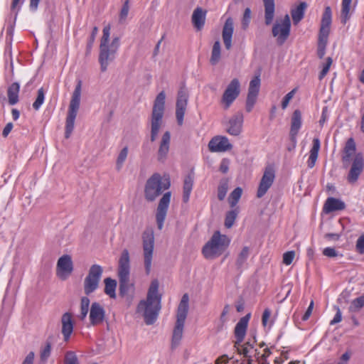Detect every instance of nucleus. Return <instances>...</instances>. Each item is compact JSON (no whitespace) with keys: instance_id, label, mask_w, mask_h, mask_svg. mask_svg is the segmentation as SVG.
Masks as SVG:
<instances>
[{"instance_id":"nucleus-1","label":"nucleus","mask_w":364,"mask_h":364,"mask_svg":"<svg viewBox=\"0 0 364 364\" xmlns=\"http://www.w3.org/2000/svg\"><path fill=\"white\" fill-rule=\"evenodd\" d=\"M341 161L344 168L350 166L347 175L349 183H355L364 169V157L361 152L356 153V144L353 138L346 141L342 151Z\"/></svg>"},{"instance_id":"nucleus-2","label":"nucleus","mask_w":364,"mask_h":364,"mask_svg":"<svg viewBox=\"0 0 364 364\" xmlns=\"http://www.w3.org/2000/svg\"><path fill=\"white\" fill-rule=\"evenodd\" d=\"M159 287V281L152 280L148 289L146 299L140 301L137 306V311L143 313L144 322L147 325H151L156 321L161 309L162 296L158 293Z\"/></svg>"},{"instance_id":"nucleus-3","label":"nucleus","mask_w":364,"mask_h":364,"mask_svg":"<svg viewBox=\"0 0 364 364\" xmlns=\"http://www.w3.org/2000/svg\"><path fill=\"white\" fill-rule=\"evenodd\" d=\"M111 26L109 24L103 28V34L100 40V53L98 61L100 65V70L105 73L107 70L109 64L114 60L117 52L119 48V38H113L111 43H109Z\"/></svg>"},{"instance_id":"nucleus-4","label":"nucleus","mask_w":364,"mask_h":364,"mask_svg":"<svg viewBox=\"0 0 364 364\" xmlns=\"http://www.w3.org/2000/svg\"><path fill=\"white\" fill-rule=\"evenodd\" d=\"M230 240L220 231H215L210 240L203 246L202 252L208 259H213L220 256L228 247Z\"/></svg>"},{"instance_id":"nucleus-5","label":"nucleus","mask_w":364,"mask_h":364,"mask_svg":"<svg viewBox=\"0 0 364 364\" xmlns=\"http://www.w3.org/2000/svg\"><path fill=\"white\" fill-rule=\"evenodd\" d=\"M171 186L170 178L159 173L153 174L146 181L144 188V197L147 201L152 202L160 196L163 191L168 189Z\"/></svg>"},{"instance_id":"nucleus-6","label":"nucleus","mask_w":364,"mask_h":364,"mask_svg":"<svg viewBox=\"0 0 364 364\" xmlns=\"http://www.w3.org/2000/svg\"><path fill=\"white\" fill-rule=\"evenodd\" d=\"M165 99V92L161 91L158 94L154 101L151 117L150 140L151 142L156 141L162 124V119L164 112Z\"/></svg>"},{"instance_id":"nucleus-7","label":"nucleus","mask_w":364,"mask_h":364,"mask_svg":"<svg viewBox=\"0 0 364 364\" xmlns=\"http://www.w3.org/2000/svg\"><path fill=\"white\" fill-rule=\"evenodd\" d=\"M189 297L184 294L178 304L176 314V322L173 331L172 347L177 346L183 336V326L188 311Z\"/></svg>"},{"instance_id":"nucleus-8","label":"nucleus","mask_w":364,"mask_h":364,"mask_svg":"<svg viewBox=\"0 0 364 364\" xmlns=\"http://www.w3.org/2000/svg\"><path fill=\"white\" fill-rule=\"evenodd\" d=\"M332 22V12L330 6H326L323 14L318 34L317 55L321 59L326 53V48Z\"/></svg>"},{"instance_id":"nucleus-9","label":"nucleus","mask_w":364,"mask_h":364,"mask_svg":"<svg viewBox=\"0 0 364 364\" xmlns=\"http://www.w3.org/2000/svg\"><path fill=\"white\" fill-rule=\"evenodd\" d=\"M82 82L80 80L75 86L70 102L65 122V137L68 139L74 129L75 120L80 107Z\"/></svg>"},{"instance_id":"nucleus-10","label":"nucleus","mask_w":364,"mask_h":364,"mask_svg":"<svg viewBox=\"0 0 364 364\" xmlns=\"http://www.w3.org/2000/svg\"><path fill=\"white\" fill-rule=\"evenodd\" d=\"M144 267L146 273L150 272L154 248V234L151 228H146L141 235Z\"/></svg>"},{"instance_id":"nucleus-11","label":"nucleus","mask_w":364,"mask_h":364,"mask_svg":"<svg viewBox=\"0 0 364 364\" xmlns=\"http://www.w3.org/2000/svg\"><path fill=\"white\" fill-rule=\"evenodd\" d=\"M291 21L288 14H286L284 18L279 22L278 21L273 25L272 36L277 37V42L282 46L287 41L290 34Z\"/></svg>"},{"instance_id":"nucleus-12","label":"nucleus","mask_w":364,"mask_h":364,"mask_svg":"<svg viewBox=\"0 0 364 364\" xmlns=\"http://www.w3.org/2000/svg\"><path fill=\"white\" fill-rule=\"evenodd\" d=\"M240 93V84L237 78L232 79L225 90L222 98L221 104L224 109H228L237 98Z\"/></svg>"},{"instance_id":"nucleus-13","label":"nucleus","mask_w":364,"mask_h":364,"mask_svg":"<svg viewBox=\"0 0 364 364\" xmlns=\"http://www.w3.org/2000/svg\"><path fill=\"white\" fill-rule=\"evenodd\" d=\"M275 179V170L271 165L266 166L263 176L260 180L257 192V197L260 198L263 197L272 186Z\"/></svg>"},{"instance_id":"nucleus-14","label":"nucleus","mask_w":364,"mask_h":364,"mask_svg":"<svg viewBox=\"0 0 364 364\" xmlns=\"http://www.w3.org/2000/svg\"><path fill=\"white\" fill-rule=\"evenodd\" d=\"M171 193H165L160 199L156 213V221L159 230H162L171 201Z\"/></svg>"},{"instance_id":"nucleus-15","label":"nucleus","mask_w":364,"mask_h":364,"mask_svg":"<svg viewBox=\"0 0 364 364\" xmlns=\"http://www.w3.org/2000/svg\"><path fill=\"white\" fill-rule=\"evenodd\" d=\"M260 87L259 75L255 76L250 82L246 100V111L250 112L256 102Z\"/></svg>"},{"instance_id":"nucleus-16","label":"nucleus","mask_w":364,"mask_h":364,"mask_svg":"<svg viewBox=\"0 0 364 364\" xmlns=\"http://www.w3.org/2000/svg\"><path fill=\"white\" fill-rule=\"evenodd\" d=\"M188 95L183 87H181L178 92L176 105V117L178 125L183 123V117L188 104Z\"/></svg>"},{"instance_id":"nucleus-17","label":"nucleus","mask_w":364,"mask_h":364,"mask_svg":"<svg viewBox=\"0 0 364 364\" xmlns=\"http://www.w3.org/2000/svg\"><path fill=\"white\" fill-rule=\"evenodd\" d=\"M250 318V314H248L242 317L237 323L234 329V334L236 338V341L234 343V347H237L242 343L246 335Z\"/></svg>"},{"instance_id":"nucleus-18","label":"nucleus","mask_w":364,"mask_h":364,"mask_svg":"<svg viewBox=\"0 0 364 364\" xmlns=\"http://www.w3.org/2000/svg\"><path fill=\"white\" fill-rule=\"evenodd\" d=\"M232 147L228 139L221 136L213 137L208 144L209 150L212 152H223L231 149Z\"/></svg>"},{"instance_id":"nucleus-19","label":"nucleus","mask_w":364,"mask_h":364,"mask_svg":"<svg viewBox=\"0 0 364 364\" xmlns=\"http://www.w3.org/2000/svg\"><path fill=\"white\" fill-rule=\"evenodd\" d=\"M171 134L168 131L165 132L161 139L157 151V160L164 163L168 158L170 149Z\"/></svg>"},{"instance_id":"nucleus-20","label":"nucleus","mask_w":364,"mask_h":364,"mask_svg":"<svg viewBox=\"0 0 364 364\" xmlns=\"http://www.w3.org/2000/svg\"><path fill=\"white\" fill-rule=\"evenodd\" d=\"M129 274H119V294L121 297H132L134 292V285L129 280Z\"/></svg>"},{"instance_id":"nucleus-21","label":"nucleus","mask_w":364,"mask_h":364,"mask_svg":"<svg viewBox=\"0 0 364 364\" xmlns=\"http://www.w3.org/2000/svg\"><path fill=\"white\" fill-rule=\"evenodd\" d=\"M243 114L242 112H237L234 114L228 122L227 132L232 136H238L242 130Z\"/></svg>"},{"instance_id":"nucleus-22","label":"nucleus","mask_w":364,"mask_h":364,"mask_svg":"<svg viewBox=\"0 0 364 364\" xmlns=\"http://www.w3.org/2000/svg\"><path fill=\"white\" fill-rule=\"evenodd\" d=\"M234 31V23L232 18L229 17L226 19L222 32V37L225 47L227 50H230L232 47V38Z\"/></svg>"},{"instance_id":"nucleus-23","label":"nucleus","mask_w":364,"mask_h":364,"mask_svg":"<svg viewBox=\"0 0 364 364\" xmlns=\"http://www.w3.org/2000/svg\"><path fill=\"white\" fill-rule=\"evenodd\" d=\"M105 311L104 308L97 302H93L90 311V323L93 326L102 323L105 318Z\"/></svg>"},{"instance_id":"nucleus-24","label":"nucleus","mask_w":364,"mask_h":364,"mask_svg":"<svg viewBox=\"0 0 364 364\" xmlns=\"http://www.w3.org/2000/svg\"><path fill=\"white\" fill-rule=\"evenodd\" d=\"M301 127V112L299 109L294 111L291 119L290 138L296 143V138Z\"/></svg>"},{"instance_id":"nucleus-25","label":"nucleus","mask_w":364,"mask_h":364,"mask_svg":"<svg viewBox=\"0 0 364 364\" xmlns=\"http://www.w3.org/2000/svg\"><path fill=\"white\" fill-rule=\"evenodd\" d=\"M62 333L65 341H68L73 331V323L71 314L65 313L61 318Z\"/></svg>"},{"instance_id":"nucleus-26","label":"nucleus","mask_w":364,"mask_h":364,"mask_svg":"<svg viewBox=\"0 0 364 364\" xmlns=\"http://www.w3.org/2000/svg\"><path fill=\"white\" fill-rule=\"evenodd\" d=\"M101 274H87L84 281V291L86 295L94 292L99 286Z\"/></svg>"},{"instance_id":"nucleus-27","label":"nucleus","mask_w":364,"mask_h":364,"mask_svg":"<svg viewBox=\"0 0 364 364\" xmlns=\"http://www.w3.org/2000/svg\"><path fill=\"white\" fill-rule=\"evenodd\" d=\"M206 11L200 7H197L193 13L191 21L197 31H200L205 24Z\"/></svg>"},{"instance_id":"nucleus-28","label":"nucleus","mask_w":364,"mask_h":364,"mask_svg":"<svg viewBox=\"0 0 364 364\" xmlns=\"http://www.w3.org/2000/svg\"><path fill=\"white\" fill-rule=\"evenodd\" d=\"M345 203L335 198H328L323 205V211L329 213L336 210H342L345 208Z\"/></svg>"},{"instance_id":"nucleus-29","label":"nucleus","mask_w":364,"mask_h":364,"mask_svg":"<svg viewBox=\"0 0 364 364\" xmlns=\"http://www.w3.org/2000/svg\"><path fill=\"white\" fill-rule=\"evenodd\" d=\"M264 7V23L269 26L272 23L275 13L274 0H263Z\"/></svg>"},{"instance_id":"nucleus-30","label":"nucleus","mask_w":364,"mask_h":364,"mask_svg":"<svg viewBox=\"0 0 364 364\" xmlns=\"http://www.w3.org/2000/svg\"><path fill=\"white\" fill-rule=\"evenodd\" d=\"M130 257L128 250L124 249L118 261V273H129Z\"/></svg>"},{"instance_id":"nucleus-31","label":"nucleus","mask_w":364,"mask_h":364,"mask_svg":"<svg viewBox=\"0 0 364 364\" xmlns=\"http://www.w3.org/2000/svg\"><path fill=\"white\" fill-rule=\"evenodd\" d=\"M193 181L194 176L193 173H189L184 178L183 186V201L184 203H187L189 200L193 186Z\"/></svg>"},{"instance_id":"nucleus-32","label":"nucleus","mask_w":364,"mask_h":364,"mask_svg":"<svg viewBox=\"0 0 364 364\" xmlns=\"http://www.w3.org/2000/svg\"><path fill=\"white\" fill-rule=\"evenodd\" d=\"M321 143L318 138L313 139V146L310 150L309 157L307 161L308 167L312 168L316 164L320 149Z\"/></svg>"},{"instance_id":"nucleus-33","label":"nucleus","mask_w":364,"mask_h":364,"mask_svg":"<svg viewBox=\"0 0 364 364\" xmlns=\"http://www.w3.org/2000/svg\"><path fill=\"white\" fill-rule=\"evenodd\" d=\"M57 268L59 271L64 273H71L73 270L71 257L65 255L60 257L57 263Z\"/></svg>"},{"instance_id":"nucleus-34","label":"nucleus","mask_w":364,"mask_h":364,"mask_svg":"<svg viewBox=\"0 0 364 364\" xmlns=\"http://www.w3.org/2000/svg\"><path fill=\"white\" fill-rule=\"evenodd\" d=\"M20 85L18 82H13L7 89L8 102L10 105H14L18 102V93Z\"/></svg>"},{"instance_id":"nucleus-35","label":"nucleus","mask_w":364,"mask_h":364,"mask_svg":"<svg viewBox=\"0 0 364 364\" xmlns=\"http://www.w3.org/2000/svg\"><path fill=\"white\" fill-rule=\"evenodd\" d=\"M306 7L307 4L306 2H301L296 8L291 10V14L294 24H297L302 20Z\"/></svg>"},{"instance_id":"nucleus-36","label":"nucleus","mask_w":364,"mask_h":364,"mask_svg":"<svg viewBox=\"0 0 364 364\" xmlns=\"http://www.w3.org/2000/svg\"><path fill=\"white\" fill-rule=\"evenodd\" d=\"M105 293L112 299H116L117 281L107 277L105 279Z\"/></svg>"},{"instance_id":"nucleus-37","label":"nucleus","mask_w":364,"mask_h":364,"mask_svg":"<svg viewBox=\"0 0 364 364\" xmlns=\"http://www.w3.org/2000/svg\"><path fill=\"white\" fill-rule=\"evenodd\" d=\"M221 56V46L219 41H216L212 48L211 56L210 58V63L211 65H215L218 63Z\"/></svg>"},{"instance_id":"nucleus-38","label":"nucleus","mask_w":364,"mask_h":364,"mask_svg":"<svg viewBox=\"0 0 364 364\" xmlns=\"http://www.w3.org/2000/svg\"><path fill=\"white\" fill-rule=\"evenodd\" d=\"M352 0H342L341 23L345 24L350 18V7Z\"/></svg>"},{"instance_id":"nucleus-39","label":"nucleus","mask_w":364,"mask_h":364,"mask_svg":"<svg viewBox=\"0 0 364 364\" xmlns=\"http://www.w3.org/2000/svg\"><path fill=\"white\" fill-rule=\"evenodd\" d=\"M242 193V189L240 187H237L230 193L228 200L231 208L235 207L238 203Z\"/></svg>"},{"instance_id":"nucleus-40","label":"nucleus","mask_w":364,"mask_h":364,"mask_svg":"<svg viewBox=\"0 0 364 364\" xmlns=\"http://www.w3.org/2000/svg\"><path fill=\"white\" fill-rule=\"evenodd\" d=\"M239 354L243 355L244 357H250V350L254 348V343L250 341L245 342L243 345L242 343L237 347H235Z\"/></svg>"},{"instance_id":"nucleus-41","label":"nucleus","mask_w":364,"mask_h":364,"mask_svg":"<svg viewBox=\"0 0 364 364\" xmlns=\"http://www.w3.org/2000/svg\"><path fill=\"white\" fill-rule=\"evenodd\" d=\"M364 306V294L353 299L349 306L351 312H358Z\"/></svg>"},{"instance_id":"nucleus-42","label":"nucleus","mask_w":364,"mask_h":364,"mask_svg":"<svg viewBox=\"0 0 364 364\" xmlns=\"http://www.w3.org/2000/svg\"><path fill=\"white\" fill-rule=\"evenodd\" d=\"M238 210L237 209H234L232 210L228 211L226 213L225 219V226L227 228H230L232 227L235 220L237 216Z\"/></svg>"},{"instance_id":"nucleus-43","label":"nucleus","mask_w":364,"mask_h":364,"mask_svg":"<svg viewBox=\"0 0 364 364\" xmlns=\"http://www.w3.org/2000/svg\"><path fill=\"white\" fill-rule=\"evenodd\" d=\"M250 255V248L248 247H244L241 252L239 253L236 260V265L238 267H241L245 262L247 261Z\"/></svg>"},{"instance_id":"nucleus-44","label":"nucleus","mask_w":364,"mask_h":364,"mask_svg":"<svg viewBox=\"0 0 364 364\" xmlns=\"http://www.w3.org/2000/svg\"><path fill=\"white\" fill-rule=\"evenodd\" d=\"M128 155V148L124 147L119 152L116 162V168L117 171L121 170L124 162L125 161Z\"/></svg>"},{"instance_id":"nucleus-45","label":"nucleus","mask_w":364,"mask_h":364,"mask_svg":"<svg viewBox=\"0 0 364 364\" xmlns=\"http://www.w3.org/2000/svg\"><path fill=\"white\" fill-rule=\"evenodd\" d=\"M89 298L87 296L82 297L80 304V319L83 320L86 317L89 310Z\"/></svg>"},{"instance_id":"nucleus-46","label":"nucleus","mask_w":364,"mask_h":364,"mask_svg":"<svg viewBox=\"0 0 364 364\" xmlns=\"http://www.w3.org/2000/svg\"><path fill=\"white\" fill-rule=\"evenodd\" d=\"M228 188V181L222 180L218 187V198L220 200H224Z\"/></svg>"},{"instance_id":"nucleus-47","label":"nucleus","mask_w":364,"mask_h":364,"mask_svg":"<svg viewBox=\"0 0 364 364\" xmlns=\"http://www.w3.org/2000/svg\"><path fill=\"white\" fill-rule=\"evenodd\" d=\"M45 99V93L43 87L40 88L38 90V95L35 100V102L33 103V107L34 109L38 110L41 106L43 105Z\"/></svg>"},{"instance_id":"nucleus-48","label":"nucleus","mask_w":364,"mask_h":364,"mask_svg":"<svg viewBox=\"0 0 364 364\" xmlns=\"http://www.w3.org/2000/svg\"><path fill=\"white\" fill-rule=\"evenodd\" d=\"M251 18V10L250 8H246L242 18V28L244 30H246L248 28Z\"/></svg>"},{"instance_id":"nucleus-49","label":"nucleus","mask_w":364,"mask_h":364,"mask_svg":"<svg viewBox=\"0 0 364 364\" xmlns=\"http://www.w3.org/2000/svg\"><path fill=\"white\" fill-rule=\"evenodd\" d=\"M333 60L331 57L326 58V62L323 65L321 71L319 73L318 79L322 80L328 73L331 65H332Z\"/></svg>"},{"instance_id":"nucleus-50","label":"nucleus","mask_w":364,"mask_h":364,"mask_svg":"<svg viewBox=\"0 0 364 364\" xmlns=\"http://www.w3.org/2000/svg\"><path fill=\"white\" fill-rule=\"evenodd\" d=\"M64 364H79L78 359L75 352L68 351L65 356Z\"/></svg>"},{"instance_id":"nucleus-51","label":"nucleus","mask_w":364,"mask_h":364,"mask_svg":"<svg viewBox=\"0 0 364 364\" xmlns=\"http://www.w3.org/2000/svg\"><path fill=\"white\" fill-rule=\"evenodd\" d=\"M129 11V0H126L124 2V4L122 6V8L120 11L119 14V22L122 23L125 21L127 18L128 14Z\"/></svg>"},{"instance_id":"nucleus-52","label":"nucleus","mask_w":364,"mask_h":364,"mask_svg":"<svg viewBox=\"0 0 364 364\" xmlns=\"http://www.w3.org/2000/svg\"><path fill=\"white\" fill-rule=\"evenodd\" d=\"M51 352V344L47 342L44 348L41 350V360L42 361H46L50 355Z\"/></svg>"},{"instance_id":"nucleus-53","label":"nucleus","mask_w":364,"mask_h":364,"mask_svg":"<svg viewBox=\"0 0 364 364\" xmlns=\"http://www.w3.org/2000/svg\"><path fill=\"white\" fill-rule=\"evenodd\" d=\"M296 91V89H293L291 91H290L289 92H288L285 96L283 98L282 100V108L283 109H286L287 107L288 106L289 103V101L293 98L295 92Z\"/></svg>"},{"instance_id":"nucleus-54","label":"nucleus","mask_w":364,"mask_h":364,"mask_svg":"<svg viewBox=\"0 0 364 364\" xmlns=\"http://www.w3.org/2000/svg\"><path fill=\"white\" fill-rule=\"evenodd\" d=\"M294 256V251H289L285 252L283 255V263L287 265H289L292 262Z\"/></svg>"},{"instance_id":"nucleus-55","label":"nucleus","mask_w":364,"mask_h":364,"mask_svg":"<svg viewBox=\"0 0 364 364\" xmlns=\"http://www.w3.org/2000/svg\"><path fill=\"white\" fill-rule=\"evenodd\" d=\"M97 33H98V28L97 26H95L92 28L90 39H89L87 45V48L88 50L91 49V48L93 45V43L95 42V37L97 35Z\"/></svg>"},{"instance_id":"nucleus-56","label":"nucleus","mask_w":364,"mask_h":364,"mask_svg":"<svg viewBox=\"0 0 364 364\" xmlns=\"http://www.w3.org/2000/svg\"><path fill=\"white\" fill-rule=\"evenodd\" d=\"M356 250L360 254L364 253V234L358 237L356 242Z\"/></svg>"},{"instance_id":"nucleus-57","label":"nucleus","mask_w":364,"mask_h":364,"mask_svg":"<svg viewBox=\"0 0 364 364\" xmlns=\"http://www.w3.org/2000/svg\"><path fill=\"white\" fill-rule=\"evenodd\" d=\"M323 255L328 257H334L338 256V252L333 247H326L323 250Z\"/></svg>"},{"instance_id":"nucleus-58","label":"nucleus","mask_w":364,"mask_h":364,"mask_svg":"<svg viewBox=\"0 0 364 364\" xmlns=\"http://www.w3.org/2000/svg\"><path fill=\"white\" fill-rule=\"evenodd\" d=\"M271 316V310L268 308L265 309L262 314V323L264 326L267 325V321Z\"/></svg>"},{"instance_id":"nucleus-59","label":"nucleus","mask_w":364,"mask_h":364,"mask_svg":"<svg viewBox=\"0 0 364 364\" xmlns=\"http://www.w3.org/2000/svg\"><path fill=\"white\" fill-rule=\"evenodd\" d=\"M230 309V306L229 304H226L224 306V308L223 309V311H222V313L220 314V321H222V322H226L227 321L228 319L226 318V316H227V314H229Z\"/></svg>"},{"instance_id":"nucleus-60","label":"nucleus","mask_w":364,"mask_h":364,"mask_svg":"<svg viewBox=\"0 0 364 364\" xmlns=\"http://www.w3.org/2000/svg\"><path fill=\"white\" fill-rule=\"evenodd\" d=\"M229 169V162L227 159H223V161L220 163L219 170L223 173H226L228 171Z\"/></svg>"},{"instance_id":"nucleus-61","label":"nucleus","mask_w":364,"mask_h":364,"mask_svg":"<svg viewBox=\"0 0 364 364\" xmlns=\"http://www.w3.org/2000/svg\"><path fill=\"white\" fill-rule=\"evenodd\" d=\"M313 308H314V301H311L308 309H306L305 314L302 316L303 321H306L309 319V318L310 317V316L312 313Z\"/></svg>"},{"instance_id":"nucleus-62","label":"nucleus","mask_w":364,"mask_h":364,"mask_svg":"<svg viewBox=\"0 0 364 364\" xmlns=\"http://www.w3.org/2000/svg\"><path fill=\"white\" fill-rule=\"evenodd\" d=\"M34 353L31 351L24 358L21 364H33L34 361Z\"/></svg>"},{"instance_id":"nucleus-63","label":"nucleus","mask_w":364,"mask_h":364,"mask_svg":"<svg viewBox=\"0 0 364 364\" xmlns=\"http://www.w3.org/2000/svg\"><path fill=\"white\" fill-rule=\"evenodd\" d=\"M342 319V315L341 312L339 308L337 309V311L334 316V318L333 320L331 321L330 324L334 325L336 323H339Z\"/></svg>"},{"instance_id":"nucleus-64","label":"nucleus","mask_w":364,"mask_h":364,"mask_svg":"<svg viewBox=\"0 0 364 364\" xmlns=\"http://www.w3.org/2000/svg\"><path fill=\"white\" fill-rule=\"evenodd\" d=\"M13 127L14 126L11 122L7 123L3 129L2 136L4 137H6L9 135V134L11 132V131L12 130Z\"/></svg>"}]
</instances>
